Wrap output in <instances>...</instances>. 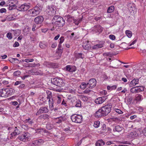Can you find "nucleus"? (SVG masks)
<instances>
[{
    "label": "nucleus",
    "instance_id": "6e6d98bb",
    "mask_svg": "<svg viewBox=\"0 0 146 146\" xmlns=\"http://www.w3.org/2000/svg\"><path fill=\"white\" fill-rule=\"evenodd\" d=\"M38 144H37V142L36 141H35L33 142L31 144V146H38Z\"/></svg>",
    "mask_w": 146,
    "mask_h": 146
},
{
    "label": "nucleus",
    "instance_id": "f257e3e1",
    "mask_svg": "<svg viewBox=\"0 0 146 146\" xmlns=\"http://www.w3.org/2000/svg\"><path fill=\"white\" fill-rule=\"evenodd\" d=\"M65 22L63 18H61L58 22L56 23L55 25H50L49 28L51 31L57 30L59 27H63L65 24Z\"/></svg>",
    "mask_w": 146,
    "mask_h": 146
},
{
    "label": "nucleus",
    "instance_id": "37998d69",
    "mask_svg": "<svg viewBox=\"0 0 146 146\" xmlns=\"http://www.w3.org/2000/svg\"><path fill=\"white\" fill-rule=\"evenodd\" d=\"M21 73V72L19 70L13 73V75L15 76H17L20 75Z\"/></svg>",
    "mask_w": 146,
    "mask_h": 146
},
{
    "label": "nucleus",
    "instance_id": "864d4df0",
    "mask_svg": "<svg viewBox=\"0 0 146 146\" xmlns=\"http://www.w3.org/2000/svg\"><path fill=\"white\" fill-rule=\"evenodd\" d=\"M116 112L119 114H121L123 113V112L120 110L118 109H115Z\"/></svg>",
    "mask_w": 146,
    "mask_h": 146
},
{
    "label": "nucleus",
    "instance_id": "7c9ffc66",
    "mask_svg": "<svg viewBox=\"0 0 146 146\" xmlns=\"http://www.w3.org/2000/svg\"><path fill=\"white\" fill-rule=\"evenodd\" d=\"M88 86L87 84H86L85 82H83L82 83L80 86V88L83 90L86 87Z\"/></svg>",
    "mask_w": 146,
    "mask_h": 146
},
{
    "label": "nucleus",
    "instance_id": "412c9836",
    "mask_svg": "<svg viewBox=\"0 0 146 146\" xmlns=\"http://www.w3.org/2000/svg\"><path fill=\"white\" fill-rule=\"evenodd\" d=\"M142 96L139 94H137L136 96L135 100L137 102H140L143 99Z\"/></svg>",
    "mask_w": 146,
    "mask_h": 146
},
{
    "label": "nucleus",
    "instance_id": "4c0bfd02",
    "mask_svg": "<svg viewBox=\"0 0 146 146\" xmlns=\"http://www.w3.org/2000/svg\"><path fill=\"white\" fill-rule=\"evenodd\" d=\"M133 135V137H134V138H135V137L138 136H139V134L138 133H137V132L135 131H133L132 133H131V135Z\"/></svg>",
    "mask_w": 146,
    "mask_h": 146
},
{
    "label": "nucleus",
    "instance_id": "2f4dec72",
    "mask_svg": "<svg viewBox=\"0 0 146 146\" xmlns=\"http://www.w3.org/2000/svg\"><path fill=\"white\" fill-rule=\"evenodd\" d=\"M82 56L83 54L82 53H78L75 55V57L78 58H83L84 57H83Z\"/></svg>",
    "mask_w": 146,
    "mask_h": 146
},
{
    "label": "nucleus",
    "instance_id": "ea45409f",
    "mask_svg": "<svg viewBox=\"0 0 146 146\" xmlns=\"http://www.w3.org/2000/svg\"><path fill=\"white\" fill-rule=\"evenodd\" d=\"M6 36L7 37L9 40H11L12 38V33H7Z\"/></svg>",
    "mask_w": 146,
    "mask_h": 146
},
{
    "label": "nucleus",
    "instance_id": "4be33fe9",
    "mask_svg": "<svg viewBox=\"0 0 146 146\" xmlns=\"http://www.w3.org/2000/svg\"><path fill=\"white\" fill-rule=\"evenodd\" d=\"M49 105L50 108L52 110H53L54 109L53 104V101L52 98L49 99Z\"/></svg>",
    "mask_w": 146,
    "mask_h": 146
},
{
    "label": "nucleus",
    "instance_id": "6ab92c4d",
    "mask_svg": "<svg viewBox=\"0 0 146 146\" xmlns=\"http://www.w3.org/2000/svg\"><path fill=\"white\" fill-rule=\"evenodd\" d=\"M104 101V99H103L102 97H99L95 100V102L98 104H100L102 103Z\"/></svg>",
    "mask_w": 146,
    "mask_h": 146
},
{
    "label": "nucleus",
    "instance_id": "e2e57ef3",
    "mask_svg": "<svg viewBox=\"0 0 146 146\" xmlns=\"http://www.w3.org/2000/svg\"><path fill=\"white\" fill-rule=\"evenodd\" d=\"M57 98L58 100L57 102L58 104H60L61 102V98L59 96H57Z\"/></svg>",
    "mask_w": 146,
    "mask_h": 146
},
{
    "label": "nucleus",
    "instance_id": "de8ad7c7",
    "mask_svg": "<svg viewBox=\"0 0 146 146\" xmlns=\"http://www.w3.org/2000/svg\"><path fill=\"white\" fill-rule=\"evenodd\" d=\"M14 131H15V133H16L18 135L20 134L21 133L20 131L19 130L17 127H15Z\"/></svg>",
    "mask_w": 146,
    "mask_h": 146
},
{
    "label": "nucleus",
    "instance_id": "c756f323",
    "mask_svg": "<svg viewBox=\"0 0 146 146\" xmlns=\"http://www.w3.org/2000/svg\"><path fill=\"white\" fill-rule=\"evenodd\" d=\"M103 46V44H99L94 45L92 47V48L93 49H96L98 48H100L102 47Z\"/></svg>",
    "mask_w": 146,
    "mask_h": 146
},
{
    "label": "nucleus",
    "instance_id": "a18cd8bd",
    "mask_svg": "<svg viewBox=\"0 0 146 146\" xmlns=\"http://www.w3.org/2000/svg\"><path fill=\"white\" fill-rule=\"evenodd\" d=\"M13 17L9 15L7 16L6 18V20L8 21H10L13 20Z\"/></svg>",
    "mask_w": 146,
    "mask_h": 146
},
{
    "label": "nucleus",
    "instance_id": "473e14b6",
    "mask_svg": "<svg viewBox=\"0 0 146 146\" xmlns=\"http://www.w3.org/2000/svg\"><path fill=\"white\" fill-rule=\"evenodd\" d=\"M100 124V121H95L94 122V126L95 127L98 128L99 127Z\"/></svg>",
    "mask_w": 146,
    "mask_h": 146
},
{
    "label": "nucleus",
    "instance_id": "5fc2aeb1",
    "mask_svg": "<svg viewBox=\"0 0 146 146\" xmlns=\"http://www.w3.org/2000/svg\"><path fill=\"white\" fill-rule=\"evenodd\" d=\"M34 61V60L33 59H25V61L27 62H32Z\"/></svg>",
    "mask_w": 146,
    "mask_h": 146
},
{
    "label": "nucleus",
    "instance_id": "393cba45",
    "mask_svg": "<svg viewBox=\"0 0 146 146\" xmlns=\"http://www.w3.org/2000/svg\"><path fill=\"white\" fill-rule=\"evenodd\" d=\"M12 31H13V33L14 35L17 37L21 33V31L18 29H16L15 30H13Z\"/></svg>",
    "mask_w": 146,
    "mask_h": 146
},
{
    "label": "nucleus",
    "instance_id": "dca6fc26",
    "mask_svg": "<svg viewBox=\"0 0 146 146\" xmlns=\"http://www.w3.org/2000/svg\"><path fill=\"white\" fill-rule=\"evenodd\" d=\"M139 79L134 78L130 82L129 84L130 86H134L139 83Z\"/></svg>",
    "mask_w": 146,
    "mask_h": 146
},
{
    "label": "nucleus",
    "instance_id": "f8f14e48",
    "mask_svg": "<svg viewBox=\"0 0 146 146\" xmlns=\"http://www.w3.org/2000/svg\"><path fill=\"white\" fill-rule=\"evenodd\" d=\"M0 137L1 139L5 141H8L9 140L8 134L5 133H2L1 134Z\"/></svg>",
    "mask_w": 146,
    "mask_h": 146
},
{
    "label": "nucleus",
    "instance_id": "680f3d73",
    "mask_svg": "<svg viewBox=\"0 0 146 146\" xmlns=\"http://www.w3.org/2000/svg\"><path fill=\"white\" fill-rule=\"evenodd\" d=\"M107 131H106V132H105L107 133H111V129L109 127H107Z\"/></svg>",
    "mask_w": 146,
    "mask_h": 146
},
{
    "label": "nucleus",
    "instance_id": "0eeeda50",
    "mask_svg": "<svg viewBox=\"0 0 146 146\" xmlns=\"http://www.w3.org/2000/svg\"><path fill=\"white\" fill-rule=\"evenodd\" d=\"M29 137V134L28 133L24 132L23 134L19 135L17 138L20 141L25 142L26 140H28Z\"/></svg>",
    "mask_w": 146,
    "mask_h": 146
},
{
    "label": "nucleus",
    "instance_id": "338daca9",
    "mask_svg": "<svg viewBox=\"0 0 146 146\" xmlns=\"http://www.w3.org/2000/svg\"><path fill=\"white\" fill-rule=\"evenodd\" d=\"M57 46V44L56 43H53L51 47L52 48H54L56 47Z\"/></svg>",
    "mask_w": 146,
    "mask_h": 146
},
{
    "label": "nucleus",
    "instance_id": "72a5a7b5",
    "mask_svg": "<svg viewBox=\"0 0 146 146\" xmlns=\"http://www.w3.org/2000/svg\"><path fill=\"white\" fill-rule=\"evenodd\" d=\"M53 127V125L51 123H48L47 124L46 128L48 130H50Z\"/></svg>",
    "mask_w": 146,
    "mask_h": 146
},
{
    "label": "nucleus",
    "instance_id": "20e7f679",
    "mask_svg": "<svg viewBox=\"0 0 146 146\" xmlns=\"http://www.w3.org/2000/svg\"><path fill=\"white\" fill-rule=\"evenodd\" d=\"M51 82L53 84L59 87L63 86L64 85L63 80L60 78H52Z\"/></svg>",
    "mask_w": 146,
    "mask_h": 146
},
{
    "label": "nucleus",
    "instance_id": "a19ab883",
    "mask_svg": "<svg viewBox=\"0 0 146 146\" xmlns=\"http://www.w3.org/2000/svg\"><path fill=\"white\" fill-rule=\"evenodd\" d=\"M106 130L107 128L106 127V125L105 124H104L102 127L101 130L102 131V132H106Z\"/></svg>",
    "mask_w": 146,
    "mask_h": 146
},
{
    "label": "nucleus",
    "instance_id": "a211bd4d",
    "mask_svg": "<svg viewBox=\"0 0 146 146\" xmlns=\"http://www.w3.org/2000/svg\"><path fill=\"white\" fill-rule=\"evenodd\" d=\"M66 119L65 117H60L56 118V123H61L62 121H64Z\"/></svg>",
    "mask_w": 146,
    "mask_h": 146
},
{
    "label": "nucleus",
    "instance_id": "49530a36",
    "mask_svg": "<svg viewBox=\"0 0 146 146\" xmlns=\"http://www.w3.org/2000/svg\"><path fill=\"white\" fill-rule=\"evenodd\" d=\"M136 109L141 112H142L143 111V109L142 107L137 106L136 108Z\"/></svg>",
    "mask_w": 146,
    "mask_h": 146
},
{
    "label": "nucleus",
    "instance_id": "39448f33",
    "mask_svg": "<svg viewBox=\"0 0 146 146\" xmlns=\"http://www.w3.org/2000/svg\"><path fill=\"white\" fill-rule=\"evenodd\" d=\"M71 119L73 122L80 123L82 120V117L80 115L74 114L71 116Z\"/></svg>",
    "mask_w": 146,
    "mask_h": 146
},
{
    "label": "nucleus",
    "instance_id": "cd10ccee",
    "mask_svg": "<svg viewBox=\"0 0 146 146\" xmlns=\"http://www.w3.org/2000/svg\"><path fill=\"white\" fill-rule=\"evenodd\" d=\"M117 87V86L115 85L112 86H107V89L108 90L112 91L115 90Z\"/></svg>",
    "mask_w": 146,
    "mask_h": 146
},
{
    "label": "nucleus",
    "instance_id": "9b49d317",
    "mask_svg": "<svg viewBox=\"0 0 146 146\" xmlns=\"http://www.w3.org/2000/svg\"><path fill=\"white\" fill-rule=\"evenodd\" d=\"M93 30L95 33H100L102 32L103 30V28L99 25L94 26Z\"/></svg>",
    "mask_w": 146,
    "mask_h": 146
},
{
    "label": "nucleus",
    "instance_id": "58836bf2",
    "mask_svg": "<svg viewBox=\"0 0 146 146\" xmlns=\"http://www.w3.org/2000/svg\"><path fill=\"white\" fill-rule=\"evenodd\" d=\"M81 102L79 100L77 101L76 102L75 106L77 107H80L81 106Z\"/></svg>",
    "mask_w": 146,
    "mask_h": 146
},
{
    "label": "nucleus",
    "instance_id": "aec40b11",
    "mask_svg": "<svg viewBox=\"0 0 146 146\" xmlns=\"http://www.w3.org/2000/svg\"><path fill=\"white\" fill-rule=\"evenodd\" d=\"M42 113H46L48 111V109L46 107H42L40 108L39 109Z\"/></svg>",
    "mask_w": 146,
    "mask_h": 146
},
{
    "label": "nucleus",
    "instance_id": "1a4fd4ad",
    "mask_svg": "<svg viewBox=\"0 0 146 146\" xmlns=\"http://www.w3.org/2000/svg\"><path fill=\"white\" fill-rule=\"evenodd\" d=\"M16 1L15 0H9L7 1V2L9 3V5L8 9L9 10H11L17 8V7L15 4Z\"/></svg>",
    "mask_w": 146,
    "mask_h": 146
},
{
    "label": "nucleus",
    "instance_id": "0e129e2a",
    "mask_svg": "<svg viewBox=\"0 0 146 146\" xmlns=\"http://www.w3.org/2000/svg\"><path fill=\"white\" fill-rule=\"evenodd\" d=\"M140 88V91H143L144 90V87L143 86H139Z\"/></svg>",
    "mask_w": 146,
    "mask_h": 146
},
{
    "label": "nucleus",
    "instance_id": "bf43d9fd",
    "mask_svg": "<svg viewBox=\"0 0 146 146\" xmlns=\"http://www.w3.org/2000/svg\"><path fill=\"white\" fill-rule=\"evenodd\" d=\"M6 12V10L5 8H2L0 9V13H5Z\"/></svg>",
    "mask_w": 146,
    "mask_h": 146
},
{
    "label": "nucleus",
    "instance_id": "b1692460",
    "mask_svg": "<svg viewBox=\"0 0 146 146\" xmlns=\"http://www.w3.org/2000/svg\"><path fill=\"white\" fill-rule=\"evenodd\" d=\"M8 92H0V96L7 98L8 96L9 93Z\"/></svg>",
    "mask_w": 146,
    "mask_h": 146
},
{
    "label": "nucleus",
    "instance_id": "ddd939ff",
    "mask_svg": "<svg viewBox=\"0 0 146 146\" xmlns=\"http://www.w3.org/2000/svg\"><path fill=\"white\" fill-rule=\"evenodd\" d=\"M44 20L43 17L42 16H39L36 17L34 19L35 23L37 24H41Z\"/></svg>",
    "mask_w": 146,
    "mask_h": 146
},
{
    "label": "nucleus",
    "instance_id": "bb28decb",
    "mask_svg": "<svg viewBox=\"0 0 146 146\" xmlns=\"http://www.w3.org/2000/svg\"><path fill=\"white\" fill-rule=\"evenodd\" d=\"M49 117V116L48 115L45 114L41 115L39 116V118L42 119H48Z\"/></svg>",
    "mask_w": 146,
    "mask_h": 146
},
{
    "label": "nucleus",
    "instance_id": "2eb2a0df",
    "mask_svg": "<svg viewBox=\"0 0 146 146\" xmlns=\"http://www.w3.org/2000/svg\"><path fill=\"white\" fill-rule=\"evenodd\" d=\"M102 111L101 108L99 109L94 114L95 116L98 118L101 117L102 116H104Z\"/></svg>",
    "mask_w": 146,
    "mask_h": 146
},
{
    "label": "nucleus",
    "instance_id": "f704fd0d",
    "mask_svg": "<svg viewBox=\"0 0 146 146\" xmlns=\"http://www.w3.org/2000/svg\"><path fill=\"white\" fill-rule=\"evenodd\" d=\"M129 38L131 37L132 35V33L131 31L129 30H127L125 32Z\"/></svg>",
    "mask_w": 146,
    "mask_h": 146
},
{
    "label": "nucleus",
    "instance_id": "4d7b16f0",
    "mask_svg": "<svg viewBox=\"0 0 146 146\" xmlns=\"http://www.w3.org/2000/svg\"><path fill=\"white\" fill-rule=\"evenodd\" d=\"M36 141L37 142V144L38 145L40 144L41 143H43L44 142L43 140L42 139H40L37 140H36Z\"/></svg>",
    "mask_w": 146,
    "mask_h": 146
},
{
    "label": "nucleus",
    "instance_id": "8fccbe9b",
    "mask_svg": "<svg viewBox=\"0 0 146 146\" xmlns=\"http://www.w3.org/2000/svg\"><path fill=\"white\" fill-rule=\"evenodd\" d=\"M63 48H62L61 47H58V50L59 52H60V53L59 54V56H61L62 53L63 51Z\"/></svg>",
    "mask_w": 146,
    "mask_h": 146
},
{
    "label": "nucleus",
    "instance_id": "052dcab7",
    "mask_svg": "<svg viewBox=\"0 0 146 146\" xmlns=\"http://www.w3.org/2000/svg\"><path fill=\"white\" fill-rule=\"evenodd\" d=\"M10 104L14 106H16L18 104V103L17 101L11 102L10 103Z\"/></svg>",
    "mask_w": 146,
    "mask_h": 146
},
{
    "label": "nucleus",
    "instance_id": "79ce46f5",
    "mask_svg": "<svg viewBox=\"0 0 146 146\" xmlns=\"http://www.w3.org/2000/svg\"><path fill=\"white\" fill-rule=\"evenodd\" d=\"M8 88H3L2 89V90L5 91H13L14 89L12 88H9V87H8Z\"/></svg>",
    "mask_w": 146,
    "mask_h": 146
},
{
    "label": "nucleus",
    "instance_id": "c9c22d12",
    "mask_svg": "<svg viewBox=\"0 0 146 146\" xmlns=\"http://www.w3.org/2000/svg\"><path fill=\"white\" fill-rule=\"evenodd\" d=\"M140 88L139 86L133 87L131 90V91H139L140 90Z\"/></svg>",
    "mask_w": 146,
    "mask_h": 146
},
{
    "label": "nucleus",
    "instance_id": "6e6552de",
    "mask_svg": "<svg viewBox=\"0 0 146 146\" xmlns=\"http://www.w3.org/2000/svg\"><path fill=\"white\" fill-rule=\"evenodd\" d=\"M87 84L88 85V88H87V89L89 90L93 88L96 86V81L95 78H91L89 80Z\"/></svg>",
    "mask_w": 146,
    "mask_h": 146
},
{
    "label": "nucleus",
    "instance_id": "7ed1b4c3",
    "mask_svg": "<svg viewBox=\"0 0 146 146\" xmlns=\"http://www.w3.org/2000/svg\"><path fill=\"white\" fill-rule=\"evenodd\" d=\"M111 104H109L101 108L102 111L104 116L107 115L110 113L111 110Z\"/></svg>",
    "mask_w": 146,
    "mask_h": 146
},
{
    "label": "nucleus",
    "instance_id": "c85d7f7f",
    "mask_svg": "<svg viewBox=\"0 0 146 146\" xmlns=\"http://www.w3.org/2000/svg\"><path fill=\"white\" fill-rule=\"evenodd\" d=\"M114 6H111L108 8L107 12L108 13H112L114 11Z\"/></svg>",
    "mask_w": 146,
    "mask_h": 146
},
{
    "label": "nucleus",
    "instance_id": "423d86ee",
    "mask_svg": "<svg viewBox=\"0 0 146 146\" xmlns=\"http://www.w3.org/2000/svg\"><path fill=\"white\" fill-rule=\"evenodd\" d=\"M30 6L27 3H24L21 5H19L17 7V9L22 11H27L29 8Z\"/></svg>",
    "mask_w": 146,
    "mask_h": 146
},
{
    "label": "nucleus",
    "instance_id": "3c124183",
    "mask_svg": "<svg viewBox=\"0 0 146 146\" xmlns=\"http://www.w3.org/2000/svg\"><path fill=\"white\" fill-rule=\"evenodd\" d=\"M59 43L62 44L64 40V37L62 36L59 39Z\"/></svg>",
    "mask_w": 146,
    "mask_h": 146
},
{
    "label": "nucleus",
    "instance_id": "774afa93",
    "mask_svg": "<svg viewBox=\"0 0 146 146\" xmlns=\"http://www.w3.org/2000/svg\"><path fill=\"white\" fill-rule=\"evenodd\" d=\"M143 132L144 135L146 136V127L144 128Z\"/></svg>",
    "mask_w": 146,
    "mask_h": 146
},
{
    "label": "nucleus",
    "instance_id": "5701e85b",
    "mask_svg": "<svg viewBox=\"0 0 146 146\" xmlns=\"http://www.w3.org/2000/svg\"><path fill=\"white\" fill-rule=\"evenodd\" d=\"M105 144V142L101 139L97 141L96 143V146H103Z\"/></svg>",
    "mask_w": 146,
    "mask_h": 146
},
{
    "label": "nucleus",
    "instance_id": "9d476101",
    "mask_svg": "<svg viewBox=\"0 0 146 146\" xmlns=\"http://www.w3.org/2000/svg\"><path fill=\"white\" fill-rule=\"evenodd\" d=\"M123 129L124 128L122 126L117 125L113 126V130L114 132H119L123 131Z\"/></svg>",
    "mask_w": 146,
    "mask_h": 146
},
{
    "label": "nucleus",
    "instance_id": "f03ea898",
    "mask_svg": "<svg viewBox=\"0 0 146 146\" xmlns=\"http://www.w3.org/2000/svg\"><path fill=\"white\" fill-rule=\"evenodd\" d=\"M42 10V8L39 4H37L34 8L29 10L28 13L33 16L38 15Z\"/></svg>",
    "mask_w": 146,
    "mask_h": 146
},
{
    "label": "nucleus",
    "instance_id": "f3484780",
    "mask_svg": "<svg viewBox=\"0 0 146 146\" xmlns=\"http://www.w3.org/2000/svg\"><path fill=\"white\" fill-rule=\"evenodd\" d=\"M66 70L70 72H73L76 70V68L75 66L71 67L70 65H67L66 66Z\"/></svg>",
    "mask_w": 146,
    "mask_h": 146
},
{
    "label": "nucleus",
    "instance_id": "09e8293b",
    "mask_svg": "<svg viewBox=\"0 0 146 146\" xmlns=\"http://www.w3.org/2000/svg\"><path fill=\"white\" fill-rule=\"evenodd\" d=\"M39 46L40 47L42 48H44L46 47V45L42 42L40 43Z\"/></svg>",
    "mask_w": 146,
    "mask_h": 146
},
{
    "label": "nucleus",
    "instance_id": "4468645a",
    "mask_svg": "<svg viewBox=\"0 0 146 146\" xmlns=\"http://www.w3.org/2000/svg\"><path fill=\"white\" fill-rule=\"evenodd\" d=\"M62 17H60L59 16H55L52 20V23L50 25H55L56 23L58 22L59 20L61 19Z\"/></svg>",
    "mask_w": 146,
    "mask_h": 146
},
{
    "label": "nucleus",
    "instance_id": "603ef678",
    "mask_svg": "<svg viewBox=\"0 0 146 146\" xmlns=\"http://www.w3.org/2000/svg\"><path fill=\"white\" fill-rule=\"evenodd\" d=\"M109 38L112 40H114L115 38V36L113 35H110L109 36Z\"/></svg>",
    "mask_w": 146,
    "mask_h": 146
},
{
    "label": "nucleus",
    "instance_id": "13d9d810",
    "mask_svg": "<svg viewBox=\"0 0 146 146\" xmlns=\"http://www.w3.org/2000/svg\"><path fill=\"white\" fill-rule=\"evenodd\" d=\"M19 44L17 42H15V43L13 45V46L14 47H17L19 46Z\"/></svg>",
    "mask_w": 146,
    "mask_h": 146
},
{
    "label": "nucleus",
    "instance_id": "e433bc0d",
    "mask_svg": "<svg viewBox=\"0 0 146 146\" xmlns=\"http://www.w3.org/2000/svg\"><path fill=\"white\" fill-rule=\"evenodd\" d=\"M80 98L84 102H86L88 100V98L87 97L83 95L80 96Z\"/></svg>",
    "mask_w": 146,
    "mask_h": 146
},
{
    "label": "nucleus",
    "instance_id": "c03bdc74",
    "mask_svg": "<svg viewBox=\"0 0 146 146\" xmlns=\"http://www.w3.org/2000/svg\"><path fill=\"white\" fill-rule=\"evenodd\" d=\"M47 96V99H51V98L52 97V94L51 92H46Z\"/></svg>",
    "mask_w": 146,
    "mask_h": 146
},
{
    "label": "nucleus",
    "instance_id": "69168bd1",
    "mask_svg": "<svg viewBox=\"0 0 146 146\" xmlns=\"http://www.w3.org/2000/svg\"><path fill=\"white\" fill-rule=\"evenodd\" d=\"M2 84L4 85H6L9 84V82L8 81L6 80H4L2 82Z\"/></svg>",
    "mask_w": 146,
    "mask_h": 146
},
{
    "label": "nucleus",
    "instance_id": "a878e982",
    "mask_svg": "<svg viewBox=\"0 0 146 146\" xmlns=\"http://www.w3.org/2000/svg\"><path fill=\"white\" fill-rule=\"evenodd\" d=\"M82 47L86 50H89L91 48V46L89 44H84L82 45Z\"/></svg>",
    "mask_w": 146,
    "mask_h": 146
}]
</instances>
